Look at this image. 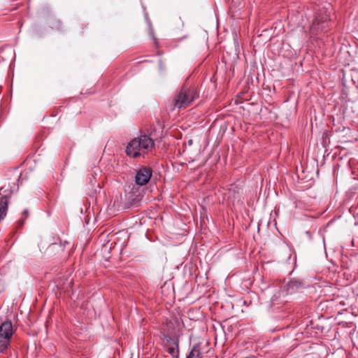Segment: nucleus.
Instances as JSON below:
<instances>
[{
  "label": "nucleus",
  "mask_w": 358,
  "mask_h": 358,
  "mask_svg": "<svg viewBox=\"0 0 358 358\" xmlns=\"http://www.w3.org/2000/svg\"><path fill=\"white\" fill-rule=\"evenodd\" d=\"M155 148V141L145 134H141L138 136L131 139L127 144L125 153L134 159L145 158Z\"/></svg>",
  "instance_id": "f257e3e1"
},
{
  "label": "nucleus",
  "mask_w": 358,
  "mask_h": 358,
  "mask_svg": "<svg viewBox=\"0 0 358 358\" xmlns=\"http://www.w3.org/2000/svg\"><path fill=\"white\" fill-rule=\"evenodd\" d=\"M198 96L199 94L194 87L183 86L173 99L174 108H187Z\"/></svg>",
  "instance_id": "f03ea898"
},
{
  "label": "nucleus",
  "mask_w": 358,
  "mask_h": 358,
  "mask_svg": "<svg viewBox=\"0 0 358 358\" xmlns=\"http://www.w3.org/2000/svg\"><path fill=\"white\" fill-rule=\"evenodd\" d=\"M15 331L11 321L6 320L0 325V353H3L10 346L11 338Z\"/></svg>",
  "instance_id": "7ed1b4c3"
},
{
  "label": "nucleus",
  "mask_w": 358,
  "mask_h": 358,
  "mask_svg": "<svg viewBox=\"0 0 358 358\" xmlns=\"http://www.w3.org/2000/svg\"><path fill=\"white\" fill-rule=\"evenodd\" d=\"M152 170L150 167L141 166L136 171L135 182L139 186L145 185L150 180Z\"/></svg>",
  "instance_id": "20e7f679"
},
{
  "label": "nucleus",
  "mask_w": 358,
  "mask_h": 358,
  "mask_svg": "<svg viewBox=\"0 0 358 358\" xmlns=\"http://www.w3.org/2000/svg\"><path fill=\"white\" fill-rule=\"evenodd\" d=\"M327 20V15L316 17L310 26V30L313 31V32H318L320 31H326L327 28L328 27Z\"/></svg>",
  "instance_id": "39448f33"
},
{
  "label": "nucleus",
  "mask_w": 358,
  "mask_h": 358,
  "mask_svg": "<svg viewBox=\"0 0 358 358\" xmlns=\"http://www.w3.org/2000/svg\"><path fill=\"white\" fill-rule=\"evenodd\" d=\"M287 287L289 292H294L301 288L302 287V284L299 280H292L289 282Z\"/></svg>",
  "instance_id": "423d86ee"
},
{
  "label": "nucleus",
  "mask_w": 358,
  "mask_h": 358,
  "mask_svg": "<svg viewBox=\"0 0 358 358\" xmlns=\"http://www.w3.org/2000/svg\"><path fill=\"white\" fill-rule=\"evenodd\" d=\"M179 345V339L178 337L172 338L170 336L166 337V341L164 343V348H168L169 347H176Z\"/></svg>",
  "instance_id": "0eeeda50"
},
{
  "label": "nucleus",
  "mask_w": 358,
  "mask_h": 358,
  "mask_svg": "<svg viewBox=\"0 0 358 358\" xmlns=\"http://www.w3.org/2000/svg\"><path fill=\"white\" fill-rule=\"evenodd\" d=\"M186 358H201L199 348L194 346Z\"/></svg>",
  "instance_id": "6e6552de"
},
{
  "label": "nucleus",
  "mask_w": 358,
  "mask_h": 358,
  "mask_svg": "<svg viewBox=\"0 0 358 358\" xmlns=\"http://www.w3.org/2000/svg\"><path fill=\"white\" fill-rule=\"evenodd\" d=\"M166 350L173 358L179 357V345L176 347H169L168 348H166Z\"/></svg>",
  "instance_id": "1a4fd4ad"
},
{
  "label": "nucleus",
  "mask_w": 358,
  "mask_h": 358,
  "mask_svg": "<svg viewBox=\"0 0 358 358\" xmlns=\"http://www.w3.org/2000/svg\"><path fill=\"white\" fill-rule=\"evenodd\" d=\"M3 189V187L0 188V195H1V194H2L1 192H2Z\"/></svg>",
  "instance_id": "9d476101"
},
{
  "label": "nucleus",
  "mask_w": 358,
  "mask_h": 358,
  "mask_svg": "<svg viewBox=\"0 0 358 358\" xmlns=\"http://www.w3.org/2000/svg\"><path fill=\"white\" fill-rule=\"evenodd\" d=\"M23 213H24V214H27V210H24V211L23 212Z\"/></svg>",
  "instance_id": "9b49d317"
}]
</instances>
